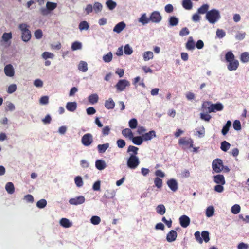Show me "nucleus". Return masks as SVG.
I'll return each instance as SVG.
<instances>
[{"instance_id":"4be33fe9","label":"nucleus","mask_w":249,"mask_h":249,"mask_svg":"<svg viewBox=\"0 0 249 249\" xmlns=\"http://www.w3.org/2000/svg\"><path fill=\"white\" fill-rule=\"evenodd\" d=\"M95 166L98 170H102L106 167V164L104 160H98L95 162Z\"/></svg>"},{"instance_id":"f8f14e48","label":"nucleus","mask_w":249,"mask_h":249,"mask_svg":"<svg viewBox=\"0 0 249 249\" xmlns=\"http://www.w3.org/2000/svg\"><path fill=\"white\" fill-rule=\"evenodd\" d=\"M156 137L155 132L153 130L150 131L149 132L146 133L144 134L141 135V144L142 143L143 141H146L150 140L153 137Z\"/></svg>"},{"instance_id":"4d7b16f0","label":"nucleus","mask_w":249,"mask_h":249,"mask_svg":"<svg viewBox=\"0 0 249 249\" xmlns=\"http://www.w3.org/2000/svg\"><path fill=\"white\" fill-rule=\"evenodd\" d=\"M42 57L47 59L48 58H53L54 57V54L49 52H45L42 54Z\"/></svg>"},{"instance_id":"b1692460","label":"nucleus","mask_w":249,"mask_h":249,"mask_svg":"<svg viewBox=\"0 0 249 249\" xmlns=\"http://www.w3.org/2000/svg\"><path fill=\"white\" fill-rule=\"evenodd\" d=\"M5 189L9 194H13L15 191V188L13 183L11 182L7 183L5 185Z\"/></svg>"},{"instance_id":"4c0bfd02","label":"nucleus","mask_w":249,"mask_h":249,"mask_svg":"<svg viewBox=\"0 0 249 249\" xmlns=\"http://www.w3.org/2000/svg\"><path fill=\"white\" fill-rule=\"evenodd\" d=\"M231 144L226 141H224L221 143V149L222 151L226 152L230 147Z\"/></svg>"},{"instance_id":"8fccbe9b","label":"nucleus","mask_w":249,"mask_h":249,"mask_svg":"<svg viewBox=\"0 0 249 249\" xmlns=\"http://www.w3.org/2000/svg\"><path fill=\"white\" fill-rule=\"evenodd\" d=\"M17 89V86L15 84L9 85L7 88V92L9 94H12Z\"/></svg>"},{"instance_id":"f03ea898","label":"nucleus","mask_w":249,"mask_h":249,"mask_svg":"<svg viewBox=\"0 0 249 249\" xmlns=\"http://www.w3.org/2000/svg\"><path fill=\"white\" fill-rule=\"evenodd\" d=\"M202 108L205 109L208 113H211L222 110L224 108V106L221 103L211 104L210 102L207 101L203 103Z\"/></svg>"},{"instance_id":"5701e85b","label":"nucleus","mask_w":249,"mask_h":249,"mask_svg":"<svg viewBox=\"0 0 249 249\" xmlns=\"http://www.w3.org/2000/svg\"><path fill=\"white\" fill-rule=\"evenodd\" d=\"M99 100V97L97 94H92L88 97L89 102L91 104L97 103Z\"/></svg>"},{"instance_id":"de8ad7c7","label":"nucleus","mask_w":249,"mask_h":249,"mask_svg":"<svg viewBox=\"0 0 249 249\" xmlns=\"http://www.w3.org/2000/svg\"><path fill=\"white\" fill-rule=\"evenodd\" d=\"M137 124L138 122L136 119L133 118L129 121V126L132 129L136 128Z\"/></svg>"},{"instance_id":"c9c22d12","label":"nucleus","mask_w":249,"mask_h":249,"mask_svg":"<svg viewBox=\"0 0 249 249\" xmlns=\"http://www.w3.org/2000/svg\"><path fill=\"white\" fill-rule=\"evenodd\" d=\"M89 28V25L86 21H81L79 24V29L80 31L87 30Z\"/></svg>"},{"instance_id":"c03bdc74","label":"nucleus","mask_w":249,"mask_h":249,"mask_svg":"<svg viewBox=\"0 0 249 249\" xmlns=\"http://www.w3.org/2000/svg\"><path fill=\"white\" fill-rule=\"evenodd\" d=\"M75 183L78 187H80L83 185V181L81 177L76 176L74 178Z\"/></svg>"},{"instance_id":"bf43d9fd","label":"nucleus","mask_w":249,"mask_h":249,"mask_svg":"<svg viewBox=\"0 0 249 249\" xmlns=\"http://www.w3.org/2000/svg\"><path fill=\"white\" fill-rule=\"evenodd\" d=\"M150 21V18L147 17L146 14H143L141 16V23L143 24H147Z\"/></svg>"},{"instance_id":"0eeeda50","label":"nucleus","mask_w":249,"mask_h":249,"mask_svg":"<svg viewBox=\"0 0 249 249\" xmlns=\"http://www.w3.org/2000/svg\"><path fill=\"white\" fill-rule=\"evenodd\" d=\"M212 168L216 173H220L223 168V161L220 159H216L212 162Z\"/></svg>"},{"instance_id":"2f4dec72","label":"nucleus","mask_w":249,"mask_h":249,"mask_svg":"<svg viewBox=\"0 0 249 249\" xmlns=\"http://www.w3.org/2000/svg\"><path fill=\"white\" fill-rule=\"evenodd\" d=\"M209 8V6L207 4H203L197 10V13L200 14H204L207 13Z\"/></svg>"},{"instance_id":"f3484780","label":"nucleus","mask_w":249,"mask_h":249,"mask_svg":"<svg viewBox=\"0 0 249 249\" xmlns=\"http://www.w3.org/2000/svg\"><path fill=\"white\" fill-rule=\"evenodd\" d=\"M177 237V233L174 230H171L169 231V232L167 234L166 239L168 242H172L174 241Z\"/></svg>"},{"instance_id":"bb28decb","label":"nucleus","mask_w":249,"mask_h":249,"mask_svg":"<svg viewBox=\"0 0 249 249\" xmlns=\"http://www.w3.org/2000/svg\"><path fill=\"white\" fill-rule=\"evenodd\" d=\"M122 133L123 135L125 137H128L130 139H131L133 137V134L131 130V129L129 128H125L122 130Z\"/></svg>"},{"instance_id":"412c9836","label":"nucleus","mask_w":249,"mask_h":249,"mask_svg":"<svg viewBox=\"0 0 249 249\" xmlns=\"http://www.w3.org/2000/svg\"><path fill=\"white\" fill-rule=\"evenodd\" d=\"M115 104L113 99L111 98L107 100L105 102V107L108 109H111L114 108Z\"/></svg>"},{"instance_id":"ea45409f","label":"nucleus","mask_w":249,"mask_h":249,"mask_svg":"<svg viewBox=\"0 0 249 249\" xmlns=\"http://www.w3.org/2000/svg\"><path fill=\"white\" fill-rule=\"evenodd\" d=\"M82 48V44L80 42L75 41L74 42L71 46V49L72 51H75L79 50Z\"/></svg>"},{"instance_id":"9b49d317","label":"nucleus","mask_w":249,"mask_h":249,"mask_svg":"<svg viewBox=\"0 0 249 249\" xmlns=\"http://www.w3.org/2000/svg\"><path fill=\"white\" fill-rule=\"evenodd\" d=\"M85 200V197L83 196H80L75 198H71L69 202L71 205H77L83 204Z\"/></svg>"},{"instance_id":"6ab92c4d","label":"nucleus","mask_w":249,"mask_h":249,"mask_svg":"<svg viewBox=\"0 0 249 249\" xmlns=\"http://www.w3.org/2000/svg\"><path fill=\"white\" fill-rule=\"evenodd\" d=\"M186 48L188 50H194L195 48V44L192 36H190L186 43Z\"/></svg>"},{"instance_id":"5fc2aeb1","label":"nucleus","mask_w":249,"mask_h":249,"mask_svg":"<svg viewBox=\"0 0 249 249\" xmlns=\"http://www.w3.org/2000/svg\"><path fill=\"white\" fill-rule=\"evenodd\" d=\"M233 127L235 130L239 131L241 129V123L239 120H236L233 124Z\"/></svg>"},{"instance_id":"69168bd1","label":"nucleus","mask_w":249,"mask_h":249,"mask_svg":"<svg viewBox=\"0 0 249 249\" xmlns=\"http://www.w3.org/2000/svg\"><path fill=\"white\" fill-rule=\"evenodd\" d=\"M225 32L222 29H217L216 31V36L219 38H222L225 36Z\"/></svg>"},{"instance_id":"a211bd4d","label":"nucleus","mask_w":249,"mask_h":249,"mask_svg":"<svg viewBox=\"0 0 249 249\" xmlns=\"http://www.w3.org/2000/svg\"><path fill=\"white\" fill-rule=\"evenodd\" d=\"M126 26V24L123 21L117 24L113 28V31L117 33L121 32Z\"/></svg>"},{"instance_id":"052dcab7","label":"nucleus","mask_w":249,"mask_h":249,"mask_svg":"<svg viewBox=\"0 0 249 249\" xmlns=\"http://www.w3.org/2000/svg\"><path fill=\"white\" fill-rule=\"evenodd\" d=\"M190 33L189 29L187 27H184L181 29L179 32V35L181 36H184L188 35Z\"/></svg>"},{"instance_id":"473e14b6","label":"nucleus","mask_w":249,"mask_h":249,"mask_svg":"<svg viewBox=\"0 0 249 249\" xmlns=\"http://www.w3.org/2000/svg\"><path fill=\"white\" fill-rule=\"evenodd\" d=\"M166 209L165 206L162 204L159 205L156 208V212L160 215H163L165 213Z\"/></svg>"},{"instance_id":"c756f323","label":"nucleus","mask_w":249,"mask_h":249,"mask_svg":"<svg viewBox=\"0 0 249 249\" xmlns=\"http://www.w3.org/2000/svg\"><path fill=\"white\" fill-rule=\"evenodd\" d=\"M231 125V122L230 121H228L226 124L223 127L221 132L223 135H225L229 131V128Z\"/></svg>"},{"instance_id":"e433bc0d","label":"nucleus","mask_w":249,"mask_h":249,"mask_svg":"<svg viewBox=\"0 0 249 249\" xmlns=\"http://www.w3.org/2000/svg\"><path fill=\"white\" fill-rule=\"evenodd\" d=\"M143 59L145 61H148L153 57V53L151 51H147L144 53L143 54Z\"/></svg>"},{"instance_id":"0e129e2a","label":"nucleus","mask_w":249,"mask_h":249,"mask_svg":"<svg viewBox=\"0 0 249 249\" xmlns=\"http://www.w3.org/2000/svg\"><path fill=\"white\" fill-rule=\"evenodd\" d=\"M35 36L36 39H40L42 37L43 33L40 29H37L35 32Z\"/></svg>"},{"instance_id":"864d4df0","label":"nucleus","mask_w":249,"mask_h":249,"mask_svg":"<svg viewBox=\"0 0 249 249\" xmlns=\"http://www.w3.org/2000/svg\"><path fill=\"white\" fill-rule=\"evenodd\" d=\"M90 221L93 225H98L100 223L101 219L98 216H93L90 219Z\"/></svg>"},{"instance_id":"c85d7f7f","label":"nucleus","mask_w":249,"mask_h":249,"mask_svg":"<svg viewBox=\"0 0 249 249\" xmlns=\"http://www.w3.org/2000/svg\"><path fill=\"white\" fill-rule=\"evenodd\" d=\"M182 6L186 10H191L193 7L192 2L191 0H183Z\"/></svg>"},{"instance_id":"423d86ee","label":"nucleus","mask_w":249,"mask_h":249,"mask_svg":"<svg viewBox=\"0 0 249 249\" xmlns=\"http://www.w3.org/2000/svg\"><path fill=\"white\" fill-rule=\"evenodd\" d=\"M139 164V158L134 154H131L127 161L128 167L131 169H134L138 167Z\"/></svg>"},{"instance_id":"1a4fd4ad","label":"nucleus","mask_w":249,"mask_h":249,"mask_svg":"<svg viewBox=\"0 0 249 249\" xmlns=\"http://www.w3.org/2000/svg\"><path fill=\"white\" fill-rule=\"evenodd\" d=\"M150 21L153 23H159L162 19V17L159 12H153L150 16Z\"/></svg>"},{"instance_id":"79ce46f5","label":"nucleus","mask_w":249,"mask_h":249,"mask_svg":"<svg viewBox=\"0 0 249 249\" xmlns=\"http://www.w3.org/2000/svg\"><path fill=\"white\" fill-rule=\"evenodd\" d=\"M214 209L213 206H209L206 209V214L208 217L212 216L214 214Z\"/></svg>"},{"instance_id":"f704fd0d","label":"nucleus","mask_w":249,"mask_h":249,"mask_svg":"<svg viewBox=\"0 0 249 249\" xmlns=\"http://www.w3.org/2000/svg\"><path fill=\"white\" fill-rule=\"evenodd\" d=\"M106 4L108 8L110 10H113L117 5L116 3L112 0H107L106 2Z\"/></svg>"},{"instance_id":"2eb2a0df","label":"nucleus","mask_w":249,"mask_h":249,"mask_svg":"<svg viewBox=\"0 0 249 249\" xmlns=\"http://www.w3.org/2000/svg\"><path fill=\"white\" fill-rule=\"evenodd\" d=\"M167 184L169 188L173 191L176 192L178 189V184L176 180L172 178L167 181Z\"/></svg>"},{"instance_id":"09e8293b","label":"nucleus","mask_w":249,"mask_h":249,"mask_svg":"<svg viewBox=\"0 0 249 249\" xmlns=\"http://www.w3.org/2000/svg\"><path fill=\"white\" fill-rule=\"evenodd\" d=\"M112 54L111 52H109L107 54L105 55L103 59L105 62L108 63L112 60Z\"/></svg>"},{"instance_id":"a19ab883","label":"nucleus","mask_w":249,"mask_h":249,"mask_svg":"<svg viewBox=\"0 0 249 249\" xmlns=\"http://www.w3.org/2000/svg\"><path fill=\"white\" fill-rule=\"evenodd\" d=\"M102 7L103 6L100 3L96 2L94 3L93 6V10H94L95 13H97L101 11Z\"/></svg>"},{"instance_id":"338daca9","label":"nucleus","mask_w":249,"mask_h":249,"mask_svg":"<svg viewBox=\"0 0 249 249\" xmlns=\"http://www.w3.org/2000/svg\"><path fill=\"white\" fill-rule=\"evenodd\" d=\"M195 237L196 241L200 244H202L203 242V239L200 237V234L199 231H196L194 234Z\"/></svg>"},{"instance_id":"39448f33","label":"nucleus","mask_w":249,"mask_h":249,"mask_svg":"<svg viewBox=\"0 0 249 249\" xmlns=\"http://www.w3.org/2000/svg\"><path fill=\"white\" fill-rule=\"evenodd\" d=\"M178 144L184 149H189L193 147V141L190 138L182 137L179 140Z\"/></svg>"},{"instance_id":"4468645a","label":"nucleus","mask_w":249,"mask_h":249,"mask_svg":"<svg viewBox=\"0 0 249 249\" xmlns=\"http://www.w3.org/2000/svg\"><path fill=\"white\" fill-rule=\"evenodd\" d=\"M179 220L180 224L183 228L187 227L190 223V219L189 217L185 215L180 216Z\"/></svg>"},{"instance_id":"58836bf2","label":"nucleus","mask_w":249,"mask_h":249,"mask_svg":"<svg viewBox=\"0 0 249 249\" xmlns=\"http://www.w3.org/2000/svg\"><path fill=\"white\" fill-rule=\"evenodd\" d=\"M57 3L52 2L48 1L46 3V8L50 11H53L57 7Z\"/></svg>"},{"instance_id":"13d9d810","label":"nucleus","mask_w":249,"mask_h":249,"mask_svg":"<svg viewBox=\"0 0 249 249\" xmlns=\"http://www.w3.org/2000/svg\"><path fill=\"white\" fill-rule=\"evenodd\" d=\"M240 206L238 204H235L231 207V212L233 214H237L240 212Z\"/></svg>"},{"instance_id":"f257e3e1","label":"nucleus","mask_w":249,"mask_h":249,"mask_svg":"<svg viewBox=\"0 0 249 249\" xmlns=\"http://www.w3.org/2000/svg\"><path fill=\"white\" fill-rule=\"evenodd\" d=\"M226 60L229 63L227 65L228 69L230 71H235L239 66V62L235 59V57L233 53L231 52H228L225 55Z\"/></svg>"},{"instance_id":"774afa93","label":"nucleus","mask_w":249,"mask_h":249,"mask_svg":"<svg viewBox=\"0 0 249 249\" xmlns=\"http://www.w3.org/2000/svg\"><path fill=\"white\" fill-rule=\"evenodd\" d=\"M101 181L98 180L93 185L92 189L94 191H99L100 190Z\"/></svg>"},{"instance_id":"e2e57ef3","label":"nucleus","mask_w":249,"mask_h":249,"mask_svg":"<svg viewBox=\"0 0 249 249\" xmlns=\"http://www.w3.org/2000/svg\"><path fill=\"white\" fill-rule=\"evenodd\" d=\"M246 36L245 32H238L235 36V38L238 40H243Z\"/></svg>"},{"instance_id":"7ed1b4c3","label":"nucleus","mask_w":249,"mask_h":249,"mask_svg":"<svg viewBox=\"0 0 249 249\" xmlns=\"http://www.w3.org/2000/svg\"><path fill=\"white\" fill-rule=\"evenodd\" d=\"M30 26L26 23H21L18 28L21 32V38L24 42H28L31 38V32L29 30Z\"/></svg>"},{"instance_id":"aec40b11","label":"nucleus","mask_w":249,"mask_h":249,"mask_svg":"<svg viewBox=\"0 0 249 249\" xmlns=\"http://www.w3.org/2000/svg\"><path fill=\"white\" fill-rule=\"evenodd\" d=\"M77 108V103L75 102H69L67 103L66 108L71 112L74 111Z\"/></svg>"},{"instance_id":"680f3d73","label":"nucleus","mask_w":249,"mask_h":249,"mask_svg":"<svg viewBox=\"0 0 249 249\" xmlns=\"http://www.w3.org/2000/svg\"><path fill=\"white\" fill-rule=\"evenodd\" d=\"M132 50L128 44L126 45L124 47V53L125 54L130 55L132 53Z\"/></svg>"},{"instance_id":"603ef678","label":"nucleus","mask_w":249,"mask_h":249,"mask_svg":"<svg viewBox=\"0 0 249 249\" xmlns=\"http://www.w3.org/2000/svg\"><path fill=\"white\" fill-rule=\"evenodd\" d=\"M155 185L158 188H160L162 186V180L158 177H156L154 179Z\"/></svg>"},{"instance_id":"6e6552de","label":"nucleus","mask_w":249,"mask_h":249,"mask_svg":"<svg viewBox=\"0 0 249 249\" xmlns=\"http://www.w3.org/2000/svg\"><path fill=\"white\" fill-rule=\"evenodd\" d=\"M82 144L86 146L90 145L93 142V137L90 133L84 134L81 139Z\"/></svg>"},{"instance_id":"ddd939ff","label":"nucleus","mask_w":249,"mask_h":249,"mask_svg":"<svg viewBox=\"0 0 249 249\" xmlns=\"http://www.w3.org/2000/svg\"><path fill=\"white\" fill-rule=\"evenodd\" d=\"M5 74L8 77H13L15 74L14 67L11 64L6 65L4 68Z\"/></svg>"},{"instance_id":"6e6d98bb","label":"nucleus","mask_w":249,"mask_h":249,"mask_svg":"<svg viewBox=\"0 0 249 249\" xmlns=\"http://www.w3.org/2000/svg\"><path fill=\"white\" fill-rule=\"evenodd\" d=\"M201 236L205 242L207 243L210 240L209 233L207 231H203Z\"/></svg>"},{"instance_id":"cd10ccee","label":"nucleus","mask_w":249,"mask_h":249,"mask_svg":"<svg viewBox=\"0 0 249 249\" xmlns=\"http://www.w3.org/2000/svg\"><path fill=\"white\" fill-rule=\"evenodd\" d=\"M115 196V192L113 190H107L105 192L104 196L106 198H112Z\"/></svg>"},{"instance_id":"393cba45","label":"nucleus","mask_w":249,"mask_h":249,"mask_svg":"<svg viewBox=\"0 0 249 249\" xmlns=\"http://www.w3.org/2000/svg\"><path fill=\"white\" fill-rule=\"evenodd\" d=\"M60 225L65 228H69L72 226V223H71L69 219L63 218L60 221Z\"/></svg>"},{"instance_id":"a878e982","label":"nucleus","mask_w":249,"mask_h":249,"mask_svg":"<svg viewBox=\"0 0 249 249\" xmlns=\"http://www.w3.org/2000/svg\"><path fill=\"white\" fill-rule=\"evenodd\" d=\"M78 70L82 72H86L88 70L87 63L83 61L80 62L78 65Z\"/></svg>"},{"instance_id":"72a5a7b5","label":"nucleus","mask_w":249,"mask_h":249,"mask_svg":"<svg viewBox=\"0 0 249 249\" xmlns=\"http://www.w3.org/2000/svg\"><path fill=\"white\" fill-rule=\"evenodd\" d=\"M240 60L243 63H247L249 61V53L248 52L243 53L240 56Z\"/></svg>"},{"instance_id":"dca6fc26","label":"nucleus","mask_w":249,"mask_h":249,"mask_svg":"<svg viewBox=\"0 0 249 249\" xmlns=\"http://www.w3.org/2000/svg\"><path fill=\"white\" fill-rule=\"evenodd\" d=\"M213 181L218 184L224 185L225 184L224 177L221 174L213 176Z\"/></svg>"},{"instance_id":"a18cd8bd","label":"nucleus","mask_w":249,"mask_h":249,"mask_svg":"<svg viewBox=\"0 0 249 249\" xmlns=\"http://www.w3.org/2000/svg\"><path fill=\"white\" fill-rule=\"evenodd\" d=\"M47 205V201L44 199H42L38 201L36 203V206L40 209L44 208Z\"/></svg>"},{"instance_id":"3c124183","label":"nucleus","mask_w":249,"mask_h":249,"mask_svg":"<svg viewBox=\"0 0 249 249\" xmlns=\"http://www.w3.org/2000/svg\"><path fill=\"white\" fill-rule=\"evenodd\" d=\"M12 37V35L11 32L4 33L2 36V40L5 42H7L9 40L11 39Z\"/></svg>"},{"instance_id":"20e7f679","label":"nucleus","mask_w":249,"mask_h":249,"mask_svg":"<svg viewBox=\"0 0 249 249\" xmlns=\"http://www.w3.org/2000/svg\"><path fill=\"white\" fill-rule=\"evenodd\" d=\"M220 14L218 10L212 9L206 13V19L211 23L213 24L220 18Z\"/></svg>"},{"instance_id":"49530a36","label":"nucleus","mask_w":249,"mask_h":249,"mask_svg":"<svg viewBox=\"0 0 249 249\" xmlns=\"http://www.w3.org/2000/svg\"><path fill=\"white\" fill-rule=\"evenodd\" d=\"M139 148L132 145H130L128 147L127 149V152H132L131 154H134L136 156L138 154Z\"/></svg>"},{"instance_id":"9d476101","label":"nucleus","mask_w":249,"mask_h":249,"mask_svg":"<svg viewBox=\"0 0 249 249\" xmlns=\"http://www.w3.org/2000/svg\"><path fill=\"white\" fill-rule=\"evenodd\" d=\"M129 86V82L125 79L120 80L116 85L117 89L119 91L124 90L127 86Z\"/></svg>"},{"instance_id":"37998d69","label":"nucleus","mask_w":249,"mask_h":249,"mask_svg":"<svg viewBox=\"0 0 249 249\" xmlns=\"http://www.w3.org/2000/svg\"><path fill=\"white\" fill-rule=\"evenodd\" d=\"M169 24L171 26H176L178 23V19L174 16L171 17L169 20Z\"/></svg>"},{"instance_id":"7c9ffc66","label":"nucleus","mask_w":249,"mask_h":249,"mask_svg":"<svg viewBox=\"0 0 249 249\" xmlns=\"http://www.w3.org/2000/svg\"><path fill=\"white\" fill-rule=\"evenodd\" d=\"M109 147V144L108 143L103 144H99L97 146L98 150L99 153H103Z\"/></svg>"}]
</instances>
